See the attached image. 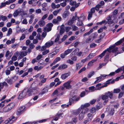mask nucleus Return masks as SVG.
Wrapping results in <instances>:
<instances>
[{
	"instance_id": "nucleus-1",
	"label": "nucleus",
	"mask_w": 124,
	"mask_h": 124,
	"mask_svg": "<svg viewBox=\"0 0 124 124\" xmlns=\"http://www.w3.org/2000/svg\"><path fill=\"white\" fill-rule=\"evenodd\" d=\"M15 106V104L13 102L8 104L3 109V112H8L13 108Z\"/></svg>"
},
{
	"instance_id": "nucleus-13",
	"label": "nucleus",
	"mask_w": 124,
	"mask_h": 124,
	"mask_svg": "<svg viewBox=\"0 0 124 124\" xmlns=\"http://www.w3.org/2000/svg\"><path fill=\"white\" fill-rule=\"evenodd\" d=\"M46 23L44 20H40L38 22L39 25L40 27L44 26L45 24Z\"/></svg>"
},
{
	"instance_id": "nucleus-31",
	"label": "nucleus",
	"mask_w": 124,
	"mask_h": 124,
	"mask_svg": "<svg viewBox=\"0 0 124 124\" xmlns=\"http://www.w3.org/2000/svg\"><path fill=\"white\" fill-rule=\"evenodd\" d=\"M81 110L82 109V111L81 112L82 113L84 114L87 113L88 110L87 108H81Z\"/></svg>"
},
{
	"instance_id": "nucleus-30",
	"label": "nucleus",
	"mask_w": 124,
	"mask_h": 124,
	"mask_svg": "<svg viewBox=\"0 0 124 124\" xmlns=\"http://www.w3.org/2000/svg\"><path fill=\"white\" fill-rule=\"evenodd\" d=\"M82 66L80 63H77L76 64V70H77L80 69L81 67Z\"/></svg>"
},
{
	"instance_id": "nucleus-5",
	"label": "nucleus",
	"mask_w": 124,
	"mask_h": 124,
	"mask_svg": "<svg viewBox=\"0 0 124 124\" xmlns=\"http://www.w3.org/2000/svg\"><path fill=\"white\" fill-rule=\"evenodd\" d=\"M115 45H113L112 46L110 47L107 50L109 53H110L111 52H112L113 53H114L116 52L118 49V48L117 47L115 48Z\"/></svg>"
},
{
	"instance_id": "nucleus-26",
	"label": "nucleus",
	"mask_w": 124,
	"mask_h": 124,
	"mask_svg": "<svg viewBox=\"0 0 124 124\" xmlns=\"http://www.w3.org/2000/svg\"><path fill=\"white\" fill-rule=\"evenodd\" d=\"M90 104L89 103H86L84 105H82L81 106V108H87V107H89L90 105Z\"/></svg>"
},
{
	"instance_id": "nucleus-58",
	"label": "nucleus",
	"mask_w": 124,
	"mask_h": 124,
	"mask_svg": "<svg viewBox=\"0 0 124 124\" xmlns=\"http://www.w3.org/2000/svg\"><path fill=\"white\" fill-rule=\"evenodd\" d=\"M18 46V44H13L11 45V47L13 48H15Z\"/></svg>"
},
{
	"instance_id": "nucleus-8",
	"label": "nucleus",
	"mask_w": 124,
	"mask_h": 124,
	"mask_svg": "<svg viewBox=\"0 0 124 124\" xmlns=\"http://www.w3.org/2000/svg\"><path fill=\"white\" fill-rule=\"evenodd\" d=\"M72 81L71 80L68 81L63 84L64 86L67 89H69L71 88V86L70 83Z\"/></svg>"
},
{
	"instance_id": "nucleus-6",
	"label": "nucleus",
	"mask_w": 124,
	"mask_h": 124,
	"mask_svg": "<svg viewBox=\"0 0 124 124\" xmlns=\"http://www.w3.org/2000/svg\"><path fill=\"white\" fill-rule=\"evenodd\" d=\"M27 94V91L26 89H24L19 95L18 98L20 99H22L26 96Z\"/></svg>"
},
{
	"instance_id": "nucleus-27",
	"label": "nucleus",
	"mask_w": 124,
	"mask_h": 124,
	"mask_svg": "<svg viewBox=\"0 0 124 124\" xmlns=\"http://www.w3.org/2000/svg\"><path fill=\"white\" fill-rule=\"evenodd\" d=\"M97 61V59L93 60L89 62L88 63V65L89 66H92L93 65V63Z\"/></svg>"
},
{
	"instance_id": "nucleus-3",
	"label": "nucleus",
	"mask_w": 124,
	"mask_h": 124,
	"mask_svg": "<svg viewBox=\"0 0 124 124\" xmlns=\"http://www.w3.org/2000/svg\"><path fill=\"white\" fill-rule=\"evenodd\" d=\"M53 26V24L50 23L47 24L46 26L43 29V31L45 32H48L51 31L52 29V28Z\"/></svg>"
},
{
	"instance_id": "nucleus-46",
	"label": "nucleus",
	"mask_w": 124,
	"mask_h": 124,
	"mask_svg": "<svg viewBox=\"0 0 124 124\" xmlns=\"http://www.w3.org/2000/svg\"><path fill=\"white\" fill-rule=\"evenodd\" d=\"M67 62L70 63V64H74L73 61L70 59H68L67 60Z\"/></svg>"
},
{
	"instance_id": "nucleus-24",
	"label": "nucleus",
	"mask_w": 124,
	"mask_h": 124,
	"mask_svg": "<svg viewBox=\"0 0 124 124\" xmlns=\"http://www.w3.org/2000/svg\"><path fill=\"white\" fill-rule=\"evenodd\" d=\"M75 16H73L72 17L70 18V19L73 22H74V21H76V18H77L78 19V17L77 16V14H75Z\"/></svg>"
},
{
	"instance_id": "nucleus-4",
	"label": "nucleus",
	"mask_w": 124,
	"mask_h": 124,
	"mask_svg": "<svg viewBox=\"0 0 124 124\" xmlns=\"http://www.w3.org/2000/svg\"><path fill=\"white\" fill-rule=\"evenodd\" d=\"M39 89V88L37 87L32 89H31L30 88H29L28 89H26V91H27V93H28V95L29 96L32 95V94H34V93H33V92L34 91H35V90L38 91Z\"/></svg>"
},
{
	"instance_id": "nucleus-39",
	"label": "nucleus",
	"mask_w": 124,
	"mask_h": 124,
	"mask_svg": "<svg viewBox=\"0 0 124 124\" xmlns=\"http://www.w3.org/2000/svg\"><path fill=\"white\" fill-rule=\"evenodd\" d=\"M114 110L113 108H111L109 114L110 116H112L114 113Z\"/></svg>"
},
{
	"instance_id": "nucleus-41",
	"label": "nucleus",
	"mask_w": 124,
	"mask_h": 124,
	"mask_svg": "<svg viewBox=\"0 0 124 124\" xmlns=\"http://www.w3.org/2000/svg\"><path fill=\"white\" fill-rule=\"evenodd\" d=\"M79 49L78 48L76 49L73 51L72 52V54L73 55L76 54L79 51Z\"/></svg>"
},
{
	"instance_id": "nucleus-35",
	"label": "nucleus",
	"mask_w": 124,
	"mask_h": 124,
	"mask_svg": "<svg viewBox=\"0 0 124 124\" xmlns=\"http://www.w3.org/2000/svg\"><path fill=\"white\" fill-rule=\"evenodd\" d=\"M84 114L82 113L81 112L79 115V119L80 120L82 119L84 117Z\"/></svg>"
},
{
	"instance_id": "nucleus-64",
	"label": "nucleus",
	"mask_w": 124,
	"mask_h": 124,
	"mask_svg": "<svg viewBox=\"0 0 124 124\" xmlns=\"http://www.w3.org/2000/svg\"><path fill=\"white\" fill-rule=\"evenodd\" d=\"M35 12L37 14H40L41 13V11L40 9H38L36 10Z\"/></svg>"
},
{
	"instance_id": "nucleus-37",
	"label": "nucleus",
	"mask_w": 124,
	"mask_h": 124,
	"mask_svg": "<svg viewBox=\"0 0 124 124\" xmlns=\"http://www.w3.org/2000/svg\"><path fill=\"white\" fill-rule=\"evenodd\" d=\"M16 77V76H14V77H12L11 79H9L7 80V82L8 84H11L12 83V80L15 78Z\"/></svg>"
},
{
	"instance_id": "nucleus-50",
	"label": "nucleus",
	"mask_w": 124,
	"mask_h": 124,
	"mask_svg": "<svg viewBox=\"0 0 124 124\" xmlns=\"http://www.w3.org/2000/svg\"><path fill=\"white\" fill-rule=\"evenodd\" d=\"M65 30L66 32H68L69 31H70L71 29V27H67L65 28Z\"/></svg>"
},
{
	"instance_id": "nucleus-44",
	"label": "nucleus",
	"mask_w": 124,
	"mask_h": 124,
	"mask_svg": "<svg viewBox=\"0 0 124 124\" xmlns=\"http://www.w3.org/2000/svg\"><path fill=\"white\" fill-rule=\"evenodd\" d=\"M65 29L64 28H61V29L60 31V34L61 35H62L64 32Z\"/></svg>"
},
{
	"instance_id": "nucleus-32",
	"label": "nucleus",
	"mask_w": 124,
	"mask_h": 124,
	"mask_svg": "<svg viewBox=\"0 0 124 124\" xmlns=\"http://www.w3.org/2000/svg\"><path fill=\"white\" fill-rule=\"evenodd\" d=\"M123 41H124V38L116 42L115 43V45H119L122 43Z\"/></svg>"
},
{
	"instance_id": "nucleus-20",
	"label": "nucleus",
	"mask_w": 124,
	"mask_h": 124,
	"mask_svg": "<svg viewBox=\"0 0 124 124\" xmlns=\"http://www.w3.org/2000/svg\"><path fill=\"white\" fill-rule=\"evenodd\" d=\"M107 51V50H106L103 51V52L101 54H100L98 56L96 57V59H97H97H98L99 57H101L100 59L101 58L103 57V56L105 55V54Z\"/></svg>"
},
{
	"instance_id": "nucleus-54",
	"label": "nucleus",
	"mask_w": 124,
	"mask_h": 124,
	"mask_svg": "<svg viewBox=\"0 0 124 124\" xmlns=\"http://www.w3.org/2000/svg\"><path fill=\"white\" fill-rule=\"evenodd\" d=\"M60 36L58 34H57V38L55 39L54 42H55L57 43L59 40V38Z\"/></svg>"
},
{
	"instance_id": "nucleus-7",
	"label": "nucleus",
	"mask_w": 124,
	"mask_h": 124,
	"mask_svg": "<svg viewBox=\"0 0 124 124\" xmlns=\"http://www.w3.org/2000/svg\"><path fill=\"white\" fill-rule=\"evenodd\" d=\"M25 107L24 106L21 107L19 108L17 110V114L18 115H20L25 111Z\"/></svg>"
},
{
	"instance_id": "nucleus-15",
	"label": "nucleus",
	"mask_w": 124,
	"mask_h": 124,
	"mask_svg": "<svg viewBox=\"0 0 124 124\" xmlns=\"http://www.w3.org/2000/svg\"><path fill=\"white\" fill-rule=\"evenodd\" d=\"M68 67V66L65 64H63L60 65L58 68V69L59 70L65 69Z\"/></svg>"
},
{
	"instance_id": "nucleus-14",
	"label": "nucleus",
	"mask_w": 124,
	"mask_h": 124,
	"mask_svg": "<svg viewBox=\"0 0 124 124\" xmlns=\"http://www.w3.org/2000/svg\"><path fill=\"white\" fill-rule=\"evenodd\" d=\"M12 55V54L10 53L9 51L8 50L6 52L5 56L7 59H9Z\"/></svg>"
},
{
	"instance_id": "nucleus-17",
	"label": "nucleus",
	"mask_w": 124,
	"mask_h": 124,
	"mask_svg": "<svg viewBox=\"0 0 124 124\" xmlns=\"http://www.w3.org/2000/svg\"><path fill=\"white\" fill-rule=\"evenodd\" d=\"M70 14L69 12L68 11H65L64 12L62 15V16L64 18H66Z\"/></svg>"
},
{
	"instance_id": "nucleus-38",
	"label": "nucleus",
	"mask_w": 124,
	"mask_h": 124,
	"mask_svg": "<svg viewBox=\"0 0 124 124\" xmlns=\"http://www.w3.org/2000/svg\"><path fill=\"white\" fill-rule=\"evenodd\" d=\"M12 33V30L11 28L8 29V32L7 34V36H9V35L11 34Z\"/></svg>"
},
{
	"instance_id": "nucleus-2",
	"label": "nucleus",
	"mask_w": 124,
	"mask_h": 124,
	"mask_svg": "<svg viewBox=\"0 0 124 124\" xmlns=\"http://www.w3.org/2000/svg\"><path fill=\"white\" fill-rule=\"evenodd\" d=\"M80 98L79 96H74L72 97L71 98H69V104L71 105V103H73L74 102H76L79 100Z\"/></svg>"
},
{
	"instance_id": "nucleus-9",
	"label": "nucleus",
	"mask_w": 124,
	"mask_h": 124,
	"mask_svg": "<svg viewBox=\"0 0 124 124\" xmlns=\"http://www.w3.org/2000/svg\"><path fill=\"white\" fill-rule=\"evenodd\" d=\"M108 96L106 95V93L105 95L101 96L102 99L103 100H104V101L103 102V104L104 105H105L106 103L108 102Z\"/></svg>"
},
{
	"instance_id": "nucleus-21",
	"label": "nucleus",
	"mask_w": 124,
	"mask_h": 124,
	"mask_svg": "<svg viewBox=\"0 0 124 124\" xmlns=\"http://www.w3.org/2000/svg\"><path fill=\"white\" fill-rule=\"evenodd\" d=\"M28 52L27 51H22L20 53H19V54L21 58H22L23 57L26 56Z\"/></svg>"
},
{
	"instance_id": "nucleus-57",
	"label": "nucleus",
	"mask_w": 124,
	"mask_h": 124,
	"mask_svg": "<svg viewBox=\"0 0 124 124\" xmlns=\"http://www.w3.org/2000/svg\"><path fill=\"white\" fill-rule=\"evenodd\" d=\"M58 92L57 90H56L53 93L52 95H56L57 96L59 95V94H58Z\"/></svg>"
},
{
	"instance_id": "nucleus-34",
	"label": "nucleus",
	"mask_w": 124,
	"mask_h": 124,
	"mask_svg": "<svg viewBox=\"0 0 124 124\" xmlns=\"http://www.w3.org/2000/svg\"><path fill=\"white\" fill-rule=\"evenodd\" d=\"M96 79L97 80H96L94 82V83L95 84L98 83V82H99L102 79V77H101L100 76L97 77L96 78Z\"/></svg>"
},
{
	"instance_id": "nucleus-61",
	"label": "nucleus",
	"mask_w": 124,
	"mask_h": 124,
	"mask_svg": "<svg viewBox=\"0 0 124 124\" xmlns=\"http://www.w3.org/2000/svg\"><path fill=\"white\" fill-rule=\"evenodd\" d=\"M93 13L90 12H88V19H90V18L92 17V16L93 15Z\"/></svg>"
},
{
	"instance_id": "nucleus-11",
	"label": "nucleus",
	"mask_w": 124,
	"mask_h": 124,
	"mask_svg": "<svg viewBox=\"0 0 124 124\" xmlns=\"http://www.w3.org/2000/svg\"><path fill=\"white\" fill-rule=\"evenodd\" d=\"M112 17L111 16H109L107 17L106 19L108 21L106 22V23H108V24H111L113 23Z\"/></svg>"
},
{
	"instance_id": "nucleus-59",
	"label": "nucleus",
	"mask_w": 124,
	"mask_h": 124,
	"mask_svg": "<svg viewBox=\"0 0 124 124\" xmlns=\"http://www.w3.org/2000/svg\"><path fill=\"white\" fill-rule=\"evenodd\" d=\"M77 121V118H75L72 119V124H76V123Z\"/></svg>"
},
{
	"instance_id": "nucleus-33",
	"label": "nucleus",
	"mask_w": 124,
	"mask_h": 124,
	"mask_svg": "<svg viewBox=\"0 0 124 124\" xmlns=\"http://www.w3.org/2000/svg\"><path fill=\"white\" fill-rule=\"evenodd\" d=\"M73 30L74 31H75L78 30V28L75 25L73 24L71 25Z\"/></svg>"
},
{
	"instance_id": "nucleus-16",
	"label": "nucleus",
	"mask_w": 124,
	"mask_h": 124,
	"mask_svg": "<svg viewBox=\"0 0 124 124\" xmlns=\"http://www.w3.org/2000/svg\"><path fill=\"white\" fill-rule=\"evenodd\" d=\"M78 21L77 23V25L78 26H83L84 24L82 23V20L79 19V18L78 17Z\"/></svg>"
},
{
	"instance_id": "nucleus-52",
	"label": "nucleus",
	"mask_w": 124,
	"mask_h": 124,
	"mask_svg": "<svg viewBox=\"0 0 124 124\" xmlns=\"http://www.w3.org/2000/svg\"><path fill=\"white\" fill-rule=\"evenodd\" d=\"M96 110L95 108L93 107L90 109V111L92 113H93L96 111Z\"/></svg>"
},
{
	"instance_id": "nucleus-42",
	"label": "nucleus",
	"mask_w": 124,
	"mask_h": 124,
	"mask_svg": "<svg viewBox=\"0 0 124 124\" xmlns=\"http://www.w3.org/2000/svg\"><path fill=\"white\" fill-rule=\"evenodd\" d=\"M52 22L53 23L55 24H58L59 23V22L56 18L53 19L52 21Z\"/></svg>"
},
{
	"instance_id": "nucleus-49",
	"label": "nucleus",
	"mask_w": 124,
	"mask_h": 124,
	"mask_svg": "<svg viewBox=\"0 0 124 124\" xmlns=\"http://www.w3.org/2000/svg\"><path fill=\"white\" fill-rule=\"evenodd\" d=\"M53 15L52 14H51L48 17L47 20H50L53 18Z\"/></svg>"
},
{
	"instance_id": "nucleus-60",
	"label": "nucleus",
	"mask_w": 124,
	"mask_h": 124,
	"mask_svg": "<svg viewBox=\"0 0 124 124\" xmlns=\"http://www.w3.org/2000/svg\"><path fill=\"white\" fill-rule=\"evenodd\" d=\"M95 87L94 86H92L90 87L89 88V89L90 90H91L92 91H95Z\"/></svg>"
},
{
	"instance_id": "nucleus-43",
	"label": "nucleus",
	"mask_w": 124,
	"mask_h": 124,
	"mask_svg": "<svg viewBox=\"0 0 124 124\" xmlns=\"http://www.w3.org/2000/svg\"><path fill=\"white\" fill-rule=\"evenodd\" d=\"M94 54H92L91 53L89 54V55L87 57V59H88V60H89L91 58L94 56L93 55Z\"/></svg>"
},
{
	"instance_id": "nucleus-48",
	"label": "nucleus",
	"mask_w": 124,
	"mask_h": 124,
	"mask_svg": "<svg viewBox=\"0 0 124 124\" xmlns=\"http://www.w3.org/2000/svg\"><path fill=\"white\" fill-rule=\"evenodd\" d=\"M96 45V44L94 43H92L90 45V47L91 48H94L95 47Z\"/></svg>"
},
{
	"instance_id": "nucleus-47",
	"label": "nucleus",
	"mask_w": 124,
	"mask_h": 124,
	"mask_svg": "<svg viewBox=\"0 0 124 124\" xmlns=\"http://www.w3.org/2000/svg\"><path fill=\"white\" fill-rule=\"evenodd\" d=\"M93 39L90 38H89L86 39L85 40V42L87 43H89L92 41Z\"/></svg>"
},
{
	"instance_id": "nucleus-23",
	"label": "nucleus",
	"mask_w": 124,
	"mask_h": 124,
	"mask_svg": "<svg viewBox=\"0 0 124 124\" xmlns=\"http://www.w3.org/2000/svg\"><path fill=\"white\" fill-rule=\"evenodd\" d=\"M106 94L108 96V97H109L110 99L112 98L113 95V93L108 91L107 93H106Z\"/></svg>"
},
{
	"instance_id": "nucleus-62",
	"label": "nucleus",
	"mask_w": 124,
	"mask_h": 124,
	"mask_svg": "<svg viewBox=\"0 0 124 124\" xmlns=\"http://www.w3.org/2000/svg\"><path fill=\"white\" fill-rule=\"evenodd\" d=\"M48 16V15L47 14H45L42 17L41 19L42 20H44L47 18Z\"/></svg>"
},
{
	"instance_id": "nucleus-53",
	"label": "nucleus",
	"mask_w": 124,
	"mask_h": 124,
	"mask_svg": "<svg viewBox=\"0 0 124 124\" xmlns=\"http://www.w3.org/2000/svg\"><path fill=\"white\" fill-rule=\"evenodd\" d=\"M5 104L3 101H1L0 103V108H1L4 107L5 106Z\"/></svg>"
},
{
	"instance_id": "nucleus-56",
	"label": "nucleus",
	"mask_w": 124,
	"mask_h": 124,
	"mask_svg": "<svg viewBox=\"0 0 124 124\" xmlns=\"http://www.w3.org/2000/svg\"><path fill=\"white\" fill-rule=\"evenodd\" d=\"M120 91V89H115L114 90V93H118Z\"/></svg>"
},
{
	"instance_id": "nucleus-12",
	"label": "nucleus",
	"mask_w": 124,
	"mask_h": 124,
	"mask_svg": "<svg viewBox=\"0 0 124 124\" xmlns=\"http://www.w3.org/2000/svg\"><path fill=\"white\" fill-rule=\"evenodd\" d=\"M70 1V4L73 6H75L76 8L80 4V3L77 4L76 1H72L71 0Z\"/></svg>"
},
{
	"instance_id": "nucleus-18",
	"label": "nucleus",
	"mask_w": 124,
	"mask_h": 124,
	"mask_svg": "<svg viewBox=\"0 0 124 124\" xmlns=\"http://www.w3.org/2000/svg\"><path fill=\"white\" fill-rule=\"evenodd\" d=\"M54 42L52 41H51L47 42L46 43L45 45L47 47H49L50 46H52L54 44Z\"/></svg>"
},
{
	"instance_id": "nucleus-36",
	"label": "nucleus",
	"mask_w": 124,
	"mask_h": 124,
	"mask_svg": "<svg viewBox=\"0 0 124 124\" xmlns=\"http://www.w3.org/2000/svg\"><path fill=\"white\" fill-rule=\"evenodd\" d=\"M94 74V71H92L90 72L87 75L88 78H91Z\"/></svg>"
},
{
	"instance_id": "nucleus-28",
	"label": "nucleus",
	"mask_w": 124,
	"mask_h": 124,
	"mask_svg": "<svg viewBox=\"0 0 124 124\" xmlns=\"http://www.w3.org/2000/svg\"><path fill=\"white\" fill-rule=\"evenodd\" d=\"M48 91V89L47 87H45L43 89L41 93V95L43 94Z\"/></svg>"
},
{
	"instance_id": "nucleus-45",
	"label": "nucleus",
	"mask_w": 124,
	"mask_h": 124,
	"mask_svg": "<svg viewBox=\"0 0 124 124\" xmlns=\"http://www.w3.org/2000/svg\"><path fill=\"white\" fill-rule=\"evenodd\" d=\"M101 7V5L100 4H98L96 5V7H94L95 9L97 11H98L99 8Z\"/></svg>"
},
{
	"instance_id": "nucleus-29",
	"label": "nucleus",
	"mask_w": 124,
	"mask_h": 124,
	"mask_svg": "<svg viewBox=\"0 0 124 124\" xmlns=\"http://www.w3.org/2000/svg\"><path fill=\"white\" fill-rule=\"evenodd\" d=\"M73 49H69L66 51H65L64 53L66 55L69 54L70 53H71Z\"/></svg>"
},
{
	"instance_id": "nucleus-10",
	"label": "nucleus",
	"mask_w": 124,
	"mask_h": 124,
	"mask_svg": "<svg viewBox=\"0 0 124 124\" xmlns=\"http://www.w3.org/2000/svg\"><path fill=\"white\" fill-rule=\"evenodd\" d=\"M70 73L69 72L65 73L62 74L61 75V78L62 79L64 80L68 78V77L70 76Z\"/></svg>"
},
{
	"instance_id": "nucleus-51",
	"label": "nucleus",
	"mask_w": 124,
	"mask_h": 124,
	"mask_svg": "<svg viewBox=\"0 0 124 124\" xmlns=\"http://www.w3.org/2000/svg\"><path fill=\"white\" fill-rule=\"evenodd\" d=\"M86 68L85 67L82 68L78 72V73L80 74L82 72L86 70Z\"/></svg>"
},
{
	"instance_id": "nucleus-40",
	"label": "nucleus",
	"mask_w": 124,
	"mask_h": 124,
	"mask_svg": "<svg viewBox=\"0 0 124 124\" xmlns=\"http://www.w3.org/2000/svg\"><path fill=\"white\" fill-rule=\"evenodd\" d=\"M0 19H1L3 21H5L7 19L6 16L3 15L0 16Z\"/></svg>"
},
{
	"instance_id": "nucleus-63",
	"label": "nucleus",
	"mask_w": 124,
	"mask_h": 124,
	"mask_svg": "<svg viewBox=\"0 0 124 124\" xmlns=\"http://www.w3.org/2000/svg\"><path fill=\"white\" fill-rule=\"evenodd\" d=\"M106 64V63H102V64H99V66L98 67V68L99 69H101L102 66H105Z\"/></svg>"
},
{
	"instance_id": "nucleus-22",
	"label": "nucleus",
	"mask_w": 124,
	"mask_h": 124,
	"mask_svg": "<svg viewBox=\"0 0 124 124\" xmlns=\"http://www.w3.org/2000/svg\"><path fill=\"white\" fill-rule=\"evenodd\" d=\"M62 10L61 8H60L58 9H56L53 12V14L54 16H56L58 13Z\"/></svg>"
},
{
	"instance_id": "nucleus-55",
	"label": "nucleus",
	"mask_w": 124,
	"mask_h": 124,
	"mask_svg": "<svg viewBox=\"0 0 124 124\" xmlns=\"http://www.w3.org/2000/svg\"><path fill=\"white\" fill-rule=\"evenodd\" d=\"M49 52V50H46L42 52V54L43 55H45Z\"/></svg>"
},
{
	"instance_id": "nucleus-25",
	"label": "nucleus",
	"mask_w": 124,
	"mask_h": 124,
	"mask_svg": "<svg viewBox=\"0 0 124 124\" xmlns=\"http://www.w3.org/2000/svg\"><path fill=\"white\" fill-rule=\"evenodd\" d=\"M81 110V108H79L76 110L74 111V114L75 115H77L80 112Z\"/></svg>"
},
{
	"instance_id": "nucleus-19",
	"label": "nucleus",
	"mask_w": 124,
	"mask_h": 124,
	"mask_svg": "<svg viewBox=\"0 0 124 124\" xmlns=\"http://www.w3.org/2000/svg\"><path fill=\"white\" fill-rule=\"evenodd\" d=\"M21 12L22 11L21 10H16L13 14V16L14 17L17 16L18 15L19 13Z\"/></svg>"
}]
</instances>
